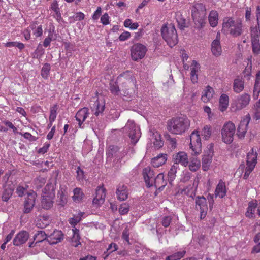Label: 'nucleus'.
Masks as SVG:
<instances>
[{"instance_id": "4c0bfd02", "label": "nucleus", "mask_w": 260, "mask_h": 260, "mask_svg": "<svg viewBox=\"0 0 260 260\" xmlns=\"http://www.w3.org/2000/svg\"><path fill=\"white\" fill-rule=\"evenodd\" d=\"M218 14L216 11L212 10L209 16V21L210 25L214 27L218 24Z\"/></svg>"}, {"instance_id": "58836bf2", "label": "nucleus", "mask_w": 260, "mask_h": 260, "mask_svg": "<svg viewBox=\"0 0 260 260\" xmlns=\"http://www.w3.org/2000/svg\"><path fill=\"white\" fill-rule=\"evenodd\" d=\"M48 239V237L44 231H39L34 236V241H36L35 245H36L38 243L42 242L44 240L47 241Z\"/></svg>"}, {"instance_id": "052dcab7", "label": "nucleus", "mask_w": 260, "mask_h": 260, "mask_svg": "<svg viewBox=\"0 0 260 260\" xmlns=\"http://www.w3.org/2000/svg\"><path fill=\"white\" fill-rule=\"evenodd\" d=\"M118 249V246L115 244V243H111L109 246H108V248L107 249V252H108V253L106 255V256L105 257V258L108 256V255L114 252V251H115L117 250Z\"/></svg>"}, {"instance_id": "338daca9", "label": "nucleus", "mask_w": 260, "mask_h": 260, "mask_svg": "<svg viewBox=\"0 0 260 260\" xmlns=\"http://www.w3.org/2000/svg\"><path fill=\"white\" fill-rule=\"evenodd\" d=\"M109 17L107 13H105L101 17V22L103 25H107L109 23Z\"/></svg>"}, {"instance_id": "7c9ffc66", "label": "nucleus", "mask_w": 260, "mask_h": 260, "mask_svg": "<svg viewBox=\"0 0 260 260\" xmlns=\"http://www.w3.org/2000/svg\"><path fill=\"white\" fill-rule=\"evenodd\" d=\"M164 175L162 173L158 174L153 180V184L156 188H164L167 185V182L164 180Z\"/></svg>"}, {"instance_id": "dca6fc26", "label": "nucleus", "mask_w": 260, "mask_h": 260, "mask_svg": "<svg viewBox=\"0 0 260 260\" xmlns=\"http://www.w3.org/2000/svg\"><path fill=\"white\" fill-rule=\"evenodd\" d=\"M106 197V189L103 187H98L96 189V196L94 198L92 203L96 206H100L105 201Z\"/></svg>"}, {"instance_id": "5fc2aeb1", "label": "nucleus", "mask_w": 260, "mask_h": 260, "mask_svg": "<svg viewBox=\"0 0 260 260\" xmlns=\"http://www.w3.org/2000/svg\"><path fill=\"white\" fill-rule=\"evenodd\" d=\"M36 23L33 24L31 25V28L34 30V35L37 37H40L42 36L43 33L42 25H40L36 27Z\"/></svg>"}, {"instance_id": "e433bc0d", "label": "nucleus", "mask_w": 260, "mask_h": 260, "mask_svg": "<svg viewBox=\"0 0 260 260\" xmlns=\"http://www.w3.org/2000/svg\"><path fill=\"white\" fill-rule=\"evenodd\" d=\"M260 92V72L256 75V79L253 88V97L254 99L258 98Z\"/></svg>"}, {"instance_id": "412c9836", "label": "nucleus", "mask_w": 260, "mask_h": 260, "mask_svg": "<svg viewBox=\"0 0 260 260\" xmlns=\"http://www.w3.org/2000/svg\"><path fill=\"white\" fill-rule=\"evenodd\" d=\"M117 199L123 201L126 200L128 198V190L126 186L123 184H119L117 186L116 192Z\"/></svg>"}, {"instance_id": "20e7f679", "label": "nucleus", "mask_w": 260, "mask_h": 260, "mask_svg": "<svg viewBox=\"0 0 260 260\" xmlns=\"http://www.w3.org/2000/svg\"><path fill=\"white\" fill-rule=\"evenodd\" d=\"M192 17L197 27L202 28L206 18L205 6L202 3L196 4L192 9Z\"/></svg>"}, {"instance_id": "ddd939ff", "label": "nucleus", "mask_w": 260, "mask_h": 260, "mask_svg": "<svg viewBox=\"0 0 260 260\" xmlns=\"http://www.w3.org/2000/svg\"><path fill=\"white\" fill-rule=\"evenodd\" d=\"M250 119V116L249 114H248L241 120L237 133V135L239 138L242 139L245 137Z\"/></svg>"}, {"instance_id": "b1692460", "label": "nucleus", "mask_w": 260, "mask_h": 260, "mask_svg": "<svg viewBox=\"0 0 260 260\" xmlns=\"http://www.w3.org/2000/svg\"><path fill=\"white\" fill-rule=\"evenodd\" d=\"M200 70V65L195 60L191 65L190 79L193 83H197L198 77L197 73Z\"/></svg>"}, {"instance_id": "7ed1b4c3", "label": "nucleus", "mask_w": 260, "mask_h": 260, "mask_svg": "<svg viewBox=\"0 0 260 260\" xmlns=\"http://www.w3.org/2000/svg\"><path fill=\"white\" fill-rule=\"evenodd\" d=\"M161 33L163 39L170 47H172L178 43V35L173 24L163 25Z\"/></svg>"}, {"instance_id": "49530a36", "label": "nucleus", "mask_w": 260, "mask_h": 260, "mask_svg": "<svg viewBox=\"0 0 260 260\" xmlns=\"http://www.w3.org/2000/svg\"><path fill=\"white\" fill-rule=\"evenodd\" d=\"M176 21L178 23V27L181 30H183L187 27L185 19L182 17V15H178L176 17Z\"/></svg>"}, {"instance_id": "c756f323", "label": "nucleus", "mask_w": 260, "mask_h": 260, "mask_svg": "<svg viewBox=\"0 0 260 260\" xmlns=\"http://www.w3.org/2000/svg\"><path fill=\"white\" fill-rule=\"evenodd\" d=\"M151 141L156 149H159L163 146L164 143L161 140V135L158 132L154 133L152 134Z\"/></svg>"}, {"instance_id": "6ab92c4d", "label": "nucleus", "mask_w": 260, "mask_h": 260, "mask_svg": "<svg viewBox=\"0 0 260 260\" xmlns=\"http://www.w3.org/2000/svg\"><path fill=\"white\" fill-rule=\"evenodd\" d=\"M213 152L212 149H209L203 155L202 158V168L203 170L207 171L209 170L210 165L212 161Z\"/></svg>"}, {"instance_id": "6e6d98bb", "label": "nucleus", "mask_w": 260, "mask_h": 260, "mask_svg": "<svg viewBox=\"0 0 260 260\" xmlns=\"http://www.w3.org/2000/svg\"><path fill=\"white\" fill-rule=\"evenodd\" d=\"M50 70V66L48 63H45L41 70V75L43 77L47 78Z\"/></svg>"}, {"instance_id": "0e129e2a", "label": "nucleus", "mask_w": 260, "mask_h": 260, "mask_svg": "<svg viewBox=\"0 0 260 260\" xmlns=\"http://www.w3.org/2000/svg\"><path fill=\"white\" fill-rule=\"evenodd\" d=\"M165 137L167 140L169 142V144L171 145V147L175 148L176 147V140L175 138H172L170 135H165Z\"/></svg>"}, {"instance_id": "0eeeda50", "label": "nucleus", "mask_w": 260, "mask_h": 260, "mask_svg": "<svg viewBox=\"0 0 260 260\" xmlns=\"http://www.w3.org/2000/svg\"><path fill=\"white\" fill-rule=\"evenodd\" d=\"M107 157L108 159H112L115 157V159L114 160L113 166L118 168L120 167L119 163L121 159L125 156L124 152H119V148L116 146L111 145L106 151Z\"/></svg>"}, {"instance_id": "79ce46f5", "label": "nucleus", "mask_w": 260, "mask_h": 260, "mask_svg": "<svg viewBox=\"0 0 260 260\" xmlns=\"http://www.w3.org/2000/svg\"><path fill=\"white\" fill-rule=\"evenodd\" d=\"M13 189L11 187H6L4 188L2 193V200L5 202H7L11 197L13 193Z\"/></svg>"}, {"instance_id": "4be33fe9", "label": "nucleus", "mask_w": 260, "mask_h": 260, "mask_svg": "<svg viewBox=\"0 0 260 260\" xmlns=\"http://www.w3.org/2000/svg\"><path fill=\"white\" fill-rule=\"evenodd\" d=\"M63 239V234L61 231L55 230L52 233L47 239L51 245L57 244Z\"/></svg>"}, {"instance_id": "a19ab883", "label": "nucleus", "mask_w": 260, "mask_h": 260, "mask_svg": "<svg viewBox=\"0 0 260 260\" xmlns=\"http://www.w3.org/2000/svg\"><path fill=\"white\" fill-rule=\"evenodd\" d=\"M201 167L200 160L197 158H193L190 162L188 167L192 172L197 171Z\"/></svg>"}, {"instance_id": "864d4df0", "label": "nucleus", "mask_w": 260, "mask_h": 260, "mask_svg": "<svg viewBox=\"0 0 260 260\" xmlns=\"http://www.w3.org/2000/svg\"><path fill=\"white\" fill-rule=\"evenodd\" d=\"M84 213L83 212H80L77 215L74 216V217L71 218L69 219V223L71 225H74V226L76 225L78 222H79L81 220V218L83 215Z\"/></svg>"}, {"instance_id": "4468645a", "label": "nucleus", "mask_w": 260, "mask_h": 260, "mask_svg": "<svg viewBox=\"0 0 260 260\" xmlns=\"http://www.w3.org/2000/svg\"><path fill=\"white\" fill-rule=\"evenodd\" d=\"M37 198V194L35 192H29L25 198L24 203V213H30L35 204V200Z\"/></svg>"}, {"instance_id": "bb28decb", "label": "nucleus", "mask_w": 260, "mask_h": 260, "mask_svg": "<svg viewBox=\"0 0 260 260\" xmlns=\"http://www.w3.org/2000/svg\"><path fill=\"white\" fill-rule=\"evenodd\" d=\"M258 204L256 200H252L249 202L245 215L249 218H254L255 217L254 212L257 207Z\"/></svg>"}, {"instance_id": "9b49d317", "label": "nucleus", "mask_w": 260, "mask_h": 260, "mask_svg": "<svg viewBox=\"0 0 260 260\" xmlns=\"http://www.w3.org/2000/svg\"><path fill=\"white\" fill-rule=\"evenodd\" d=\"M250 95L244 93L237 96L233 103V108L235 111L241 110L247 107L250 101Z\"/></svg>"}, {"instance_id": "423d86ee", "label": "nucleus", "mask_w": 260, "mask_h": 260, "mask_svg": "<svg viewBox=\"0 0 260 260\" xmlns=\"http://www.w3.org/2000/svg\"><path fill=\"white\" fill-rule=\"evenodd\" d=\"M54 186L52 184H48L43 189V195L41 199V206L44 209H49L53 205V199L54 197L53 193Z\"/></svg>"}, {"instance_id": "ea45409f", "label": "nucleus", "mask_w": 260, "mask_h": 260, "mask_svg": "<svg viewBox=\"0 0 260 260\" xmlns=\"http://www.w3.org/2000/svg\"><path fill=\"white\" fill-rule=\"evenodd\" d=\"M94 107L96 109L94 114L98 116L104 111L105 109V103L102 101H100L99 100H97L94 104Z\"/></svg>"}, {"instance_id": "603ef678", "label": "nucleus", "mask_w": 260, "mask_h": 260, "mask_svg": "<svg viewBox=\"0 0 260 260\" xmlns=\"http://www.w3.org/2000/svg\"><path fill=\"white\" fill-rule=\"evenodd\" d=\"M202 135L204 139L208 140L211 135V127L209 125L205 126L202 131Z\"/></svg>"}, {"instance_id": "f3484780", "label": "nucleus", "mask_w": 260, "mask_h": 260, "mask_svg": "<svg viewBox=\"0 0 260 260\" xmlns=\"http://www.w3.org/2000/svg\"><path fill=\"white\" fill-rule=\"evenodd\" d=\"M143 175L147 186L148 187L152 186L155 178L153 171L149 167H146L143 170Z\"/></svg>"}, {"instance_id": "a211bd4d", "label": "nucleus", "mask_w": 260, "mask_h": 260, "mask_svg": "<svg viewBox=\"0 0 260 260\" xmlns=\"http://www.w3.org/2000/svg\"><path fill=\"white\" fill-rule=\"evenodd\" d=\"M29 237L28 232L25 231H20L15 237L13 240V244L17 246L23 244L27 241Z\"/></svg>"}, {"instance_id": "72a5a7b5", "label": "nucleus", "mask_w": 260, "mask_h": 260, "mask_svg": "<svg viewBox=\"0 0 260 260\" xmlns=\"http://www.w3.org/2000/svg\"><path fill=\"white\" fill-rule=\"evenodd\" d=\"M229 105V96L225 94H222L219 99V110L223 112L226 110Z\"/></svg>"}, {"instance_id": "09e8293b", "label": "nucleus", "mask_w": 260, "mask_h": 260, "mask_svg": "<svg viewBox=\"0 0 260 260\" xmlns=\"http://www.w3.org/2000/svg\"><path fill=\"white\" fill-rule=\"evenodd\" d=\"M252 45V52L255 54H258L260 53V43L259 40H253L251 41Z\"/></svg>"}, {"instance_id": "3c124183", "label": "nucleus", "mask_w": 260, "mask_h": 260, "mask_svg": "<svg viewBox=\"0 0 260 260\" xmlns=\"http://www.w3.org/2000/svg\"><path fill=\"white\" fill-rule=\"evenodd\" d=\"M85 15L82 12H77L73 16L69 18L71 23H73L76 21H81L84 19Z\"/></svg>"}, {"instance_id": "cd10ccee", "label": "nucleus", "mask_w": 260, "mask_h": 260, "mask_svg": "<svg viewBox=\"0 0 260 260\" xmlns=\"http://www.w3.org/2000/svg\"><path fill=\"white\" fill-rule=\"evenodd\" d=\"M211 51L214 56H220L222 52V48L220 41L218 40H214L211 44Z\"/></svg>"}, {"instance_id": "f8f14e48", "label": "nucleus", "mask_w": 260, "mask_h": 260, "mask_svg": "<svg viewBox=\"0 0 260 260\" xmlns=\"http://www.w3.org/2000/svg\"><path fill=\"white\" fill-rule=\"evenodd\" d=\"M147 51L146 47L140 43L133 45L131 49V56L133 60L137 61L143 58Z\"/></svg>"}, {"instance_id": "a18cd8bd", "label": "nucleus", "mask_w": 260, "mask_h": 260, "mask_svg": "<svg viewBox=\"0 0 260 260\" xmlns=\"http://www.w3.org/2000/svg\"><path fill=\"white\" fill-rule=\"evenodd\" d=\"M176 172L177 167L175 165L172 166L168 173V181L170 184H171L175 179Z\"/></svg>"}, {"instance_id": "4d7b16f0", "label": "nucleus", "mask_w": 260, "mask_h": 260, "mask_svg": "<svg viewBox=\"0 0 260 260\" xmlns=\"http://www.w3.org/2000/svg\"><path fill=\"white\" fill-rule=\"evenodd\" d=\"M251 41L259 39L258 30L256 27H251Z\"/></svg>"}, {"instance_id": "393cba45", "label": "nucleus", "mask_w": 260, "mask_h": 260, "mask_svg": "<svg viewBox=\"0 0 260 260\" xmlns=\"http://www.w3.org/2000/svg\"><path fill=\"white\" fill-rule=\"evenodd\" d=\"M226 192L225 183L220 180L215 190V197H219L220 198H223L226 196Z\"/></svg>"}, {"instance_id": "13d9d810", "label": "nucleus", "mask_w": 260, "mask_h": 260, "mask_svg": "<svg viewBox=\"0 0 260 260\" xmlns=\"http://www.w3.org/2000/svg\"><path fill=\"white\" fill-rule=\"evenodd\" d=\"M57 198H58L60 204L63 205L66 203V197L62 190L58 191Z\"/></svg>"}, {"instance_id": "c9c22d12", "label": "nucleus", "mask_w": 260, "mask_h": 260, "mask_svg": "<svg viewBox=\"0 0 260 260\" xmlns=\"http://www.w3.org/2000/svg\"><path fill=\"white\" fill-rule=\"evenodd\" d=\"M244 88V81L240 79H236L234 80L233 83L234 91L237 93L241 92Z\"/></svg>"}, {"instance_id": "2f4dec72", "label": "nucleus", "mask_w": 260, "mask_h": 260, "mask_svg": "<svg viewBox=\"0 0 260 260\" xmlns=\"http://www.w3.org/2000/svg\"><path fill=\"white\" fill-rule=\"evenodd\" d=\"M196 208L198 209H207V202L204 196H198L196 199Z\"/></svg>"}, {"instance_id": "39448f33", "label": "nucleus", "mask_w": 260, "mask_h": 260, "mask_svg": "<svg viewBox=\"0 0 260 260\" xmlns=\"http://www.w3.org/2000/svg\"><path fill=\"white\" fill-rule=\"evenodd\" d=\"M229 30L230 34L234 37H237L242 33V21L239 19L234 20L232 18H227L226 21L224 20L223 23V29Z\"/></svg>"}, {"instance_id": "2eb2a0df", "label": "nucleus", "mask_w": 260, "mask_h": 260, "mask_svg": "<svg viewBox=\"0 0 260 260\" xmlns=\"http://www.w3.org/2000/svg\"><path fill=\"white\" fill-rule=\"evenodd\" d=\"M89 115V110L86 107H84L80 109L76 113L75 118L78 122V125L80 128H83V123Z\"/></svg>"}, {"instance_id": "774afa93", "label": "nucleus", "mask_w": 260, "mask_h": 260, "mask_svg": "<svg viewBox=\"0 0 260 260\" xmlns=\"http://www.w3.org/2000/svg\"><path fill=\"white\" fill-rule=\"evenodd\" d=\"M23 136L25 139H28L30 141H35L37 139V138L31 135L30 133L28 132L25 133L23 134Z\"/></svg>"}, {"instance_id": "f704fd0d", "label": "nucleus", "mask_w": 260, "mask_h": 260, "mask_svg": "<svg viewBox=\"0 0 260 260\" xmlns=\"http://www.w3.org/2000/svg\"><path fill=\"white\" fill-rule=\"evenodd\" d=\"M73 236L71 239V244L73 246L77 247L78 245H81L80 242V237L79 235V231L75 228L73 229Z\"/></svg>"}, {"instance_id": "c03bdc74", "label": "nucleus", "mask_w": 260, "mask_h": 260, "mask_svg": "<svg viewBox=\"0 0 260 260\" xmlns=\"http://www.w3.org/2000/svg\"><path fill=\"white\" fill-rule=\"evenodd\" d=\"M109 89L111 92L114 94L118 95L121 94V90L119 89V86L117 82H112L110 83Z\"/></svg>"}, {"instance_id": "a878e982", "label": "nucleus", "mask_w": 260, "mask_h": 260, "mask_svg": "<svg viewBox=\"0 0 260 260\" xmlns=\"http://www.w3.org/2000/svg\"><path fill=\"white\" fill-rule=\"evenodd\" d=\"M167 155L166 154H159L151 160V164L155 168H158L166 162Z\"/></svg>"}, {"instance_id": "37998d69", "label": "nucleus", "mask_w": 260, "mask_h": 260, "mask_svg": "<svg viewBox=\"0 0 260 260\" xmlns=\"http://www.w3.org/2000/svg\"><path fill=\"white\" fill-rule=\"evenodd\" d=\"M185 250L178 251L167 256L165 260H179L182 258L185 255Z\"/></svg>"}, {"instance_id": "f257e3e1", "label": "nucleus", "mask_w": 260, "mask_h": 260, "mask_svg": "<svg viewBox=\"0 0 260 260\" xmlns=\"http://www.w3.org/2000/svg\"><path fill=\"white\" fill-rule=\"evenodd\" d=\"M190 125V121L185 116L172 118L167 122V130L174 135H182L187 131Z\"/></svg>"}, {"instance_id": "5701e85b", "label": "nucleus", "mask_w": 260, "mask_h": 260, "mask_svg": "<svg viewBox=\"0 0 260 260\" xmlns=\"http://www.w3.org/2000/svg\"><path fill=\"white\" fill-rule=\"evenodd\" d=\"M257 153L256 152L253 151L252 149L251 151L247 153L246 165L249 169H254L256 164L257 163Z\"/></svg>"}, {"instance_id": "1a4fd4ad", "label": "nucleus", "mask_w": 260, "mask_h": 260, "mask_svg": "<svg viewBox=\"0 0 260 260\" xmlns=\"http://www.w3.org/2000/svg\"><path fill=\"white\" fill-rule=\"evenodd\" d=\"M125 131L128 133V136L131 140V143L135 144L141 136L140 128L136 126L134 122L128 120L125 126Z\"/></svg>"}, {"instance_id": "bf43d9fd", "label": "nucleus", "mask_w": 260, "mask_h": 260, "mask_svg": "<svg viewBox=\"0 0 260 260\" xmlns=\"http://www.w3.org/2000/svg\"><path fill=\"white\" fill-rule=\"evenodd\" d=\"M129 211V206L125 204H122L119 208V212L121 215H124Z\"/></svg>"}, {"instance_id": "680f3d73", "label": "nucleus", "mask_w": 260, "mask_h": 260, "mask_svg": "<svg viewBox=\"0 0 260 260\" xmlns=\"http://www.w3.org/2000/svg\"><path fill=\"white\" fill-rule=\"evenodd\" d=\"M172 217L171 216H164L162 219L161 223L164 227H168L172 221Z\"/></svg>"}, {"instance_id": "69168bd1", "label": "nucleus", "mask_w": 260, "mask_h": 260, "mask_svg": "<svg viewBox=\"0 0 260 260\" xmlns=\"http://www.w3.org/2000/svg\"><path fill=\"white\" fill-rule=\"evenodd\" d=\"M76 172L77 180L80 181L84 179V172L80 167H78Z\"/></svg>"}, {"instance_id": "9d476101", "label": "nucleus", "mask_w": 260, "mask_h": 260, "mask_svg": "<svg viewBox=\"0 0 260 260\" xmlns=\"http://www.w3.org/2000/svg\"><path fill=\"white\" fill-rule=\"evenodd\" d=\"M190 148L195 155L199 154L202 151V143L200 135L198 131H193L190 136Z\"/></svg>"}, {"instance_id": "c85d7f7f", "label": "nucleus", "mask_w": 260, "mask_h": 260, "mask_svg": "<svg viewBox=\"0 0 260 260\" xmlns=\"http://www.w3.org/2000/svg\"><path fill=\"white\" fill-rule=\"evenodd\" d=\"M194 183L188 185L186 187L181 191V193L185 194L193 198L196 195L197 186L194 188Z\"/></svg>"}, {"instance_id": "473e14b6", "label": "nucleus", "mask_w": 260, "mask_h": 260, "mask_svg": "<svg viewBox=\"0 0 260 260\" xmlns=\"http://www.w3.org/2000/svg\"><path fill=\"white\" fill-rule=\"evenodd\" d=\"M214 94L213 89L209 86H208L206 89L204 90L203 94L201 99L204 102L206 103L210 101L213 97Z\"/></svg>"}, {"instance_id": "e2e57ef3", "label": "nucleus", "mask_w": 260, "mask_h": 260, "mask_svg": "<svg viewBox=\"0 0 260 260\" xmlns=\"http://www.w3.org/2000/svg\"><path fill=\"white\" fill-rule=\"evenodd\" d=\"M129 229L127 227H126L122 232V238L123 240H124L128 244L129 243Z\"/></svg>"}, {"instance_id": "6e6552de", "label": "nucleus", "mask_w": 260, "mask_h": 260, "mask_svg": "<svg viewBox=\"0 0 260 260\" xmlns=\"http://www.w3.org/2000/svg\"><path fill=\"white\" fill-rule=\"evenodd\" d=\"M235 126L232 122L225 123L221 129L222 141L226 144H231L234 139L235 133Z\"/></svg>"}, {"instance_id": "aec40b11", "label": "nucleus", "mask_w": 260, "mask_h": 260, "mask_svg": "<svg viewBox=\"0 0 260 260\" xmlns=\"http://www.w3.org/2000/svg\"><path fill=\"white\" fill-rule=\"evenodd\" d=\"M173 159L176 164H180L182 166H186L188 164L187 155L184 152L181 151L174 154Z\"/></svg>"}, {"instance_id": "de8ad7c7", "label": "nucleus", "mask_w": 260, "mask_h": 260, "mask_svg": "<svg viewBox=\"0 0 260 260\" xmlns=\"http://www.w3.org/2000/svg\"><path fill=\"white\" fill-rule=\"evenodd\" d=\"M84 197V193L79 188H76L74 190V196L73 199L74 201H80Z\"/></svg>"}, {"instance_id": "8fccbe9b", "label": "nucleus", "mask_w": 260, "mask_h": 260, "mask_svg": "<svg viewBox=\"0 0 260 260\" xmlns=\"http://www.w3.org/2000/svg\"><path fill=\"white\" fill-rule=\"evenodd\" d=\"M57 105H55L53 107L50 108V116L49 117V122H50V125H52V122L54 121L55 119L56 118L57 115Z\"/></svg>"}, {"instance_id": "f03ea898", "label": "nucleus", "mask_w": 260, "mask_h": 260, "mask_svg": "<svg viewBox=\"0 0 260 260\" xmlns=\"http://www.w3.org/2000/svg\"><path fill=\"white\" fill-rule=\"evenodd\" d=\"M117 81L122 82L121 94L126 96H131L135 93L134 87H135L136 79L131 72L126 71L119 75Z\"/></svg>"}]
</instances>
